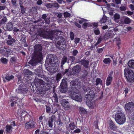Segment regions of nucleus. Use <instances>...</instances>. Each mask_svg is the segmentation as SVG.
Segmentation results:
<instances>
[{"instance_id":"nucleus-1","label":"nucleus","mask_w":134,"mask_h":134,"mask_svg":"<svg viewBox=\"0 0 134 134\" xmlns=\"http://www.w3.org/2000/svg\"><path fill=\"white\" fill-rule=\"evenodd\" d=\"M34 48L35 55L31 60L29 62L30 65L33 66L37 64L42 59V46L40 45L37 44L34 46Z\"/></svg>"},{"instance_id":"nucleus-2","label":"nucleus","mask_w":134,"mask_h":134,"mask_svg":"<svg viewBox=\"0 0 134 134\" xmlns=\"http://www.w3.org/2000/svg\"><path fill=\"white\" fill-rule=\"evenodd\" d=\"M51 37L57 41V44L58 45L59 48L61 50H64L66 48L65 44V39L62 36H60L63 33L61 31L57 30L53 31Z\"/></svg>"},{"instance_id":"nucleus-3","label":"nucleus","mask_w":134,"mask_h":134,"mask_svg":"<svg viewBox=\"0 0 134 134\" xmlns=\"http://www.w3.org/2000/svg\"><path fill=\"white\" fill-rule=\"evenodd\" d=\"M35 70V74L39 77H41L42 79H39L36 76L34 80V84H44L45 82H44L43 80L49 82V80L48 79V78L43 75L41 67L39 66ZM45 83V84H49V83Z\"/></svg>"},{"instance_id":"nucleus-4","label":"nucleus","mask_w":134,"mask_h":134,"mask_svg":"<svg viewBox=\"0 0 134 134\" xmlns=\"http://www.w3.org/2000/svg\"><path fill=\"white\" fill-rule=\"evenodd\" d=\"M82 88L85 91V92H87L88 93L86 96L85 99L87 101H91L93 99L95 94L94 92V90L93 88L88 87L87 88H86L85 87L83 84H82Z\"/></svg>"},{"instance_id":"nucleus-5","label":"nucleus","mask_w":134,"mask_h":134,"mask_svg":"<svg viewBox=\"0 0 134 134\" xmlns=\"http://www.w3.org/2000/svg\"><path fill=\"white\" fill-rule=\"evenodd\" d=\"M72 87V90H70L68 94H70L69 97L72 99L75 100L78 102H80L82 100V98L81 96L80 95L77 94L79 93V91L75 87L71 86Z\"/></svg>"},{"instance_id":"nucleus-6","label":"nucleus","mask_w":134,"mask_h":134,"mask_svg":"<svg viewBox=\"0 0 134 134\" xmlns=\"http://www.w3.org/2000/svg\"><path fill=\"white\" fill-rule=\"evenodd\" d=\"M115 118L116 122L119 124H122L126 121V118L125 115L121 111L117 112Z\"/></svg>"},{"instance_id":"nucleus-7","label":"nucleus","mask_w":134,"mask_h":134,"mask_svg":"<svg viewBox=\"0 0 134 134\" xmlns=\"http://www.w3.org/2000/svg\"><path fill=\"white\" fill-rule=\"evenodd\" d=\"M125 76L127 81L133 82L134 81V74L133 71L129 68H125L124 70Z\"/></svg>"},{"instance_id":"nucleus-8","label":"nucleus","mask_w":134,"mask_h":134,"mask_svg":"<svg viewBox=\"0 0 134 134\" xmlns=\"http://www.w3.org/2000/svg\"><path fill=\"white\" fill-rule=\"evenodd\" d=\"M57 59L56 56L52 54H48L46 57V60L49 62V63L51 64L56 63V61Z\"/></svg>"},{"instance_id":"nucleus-9","label":"nucleus","mask_w":134,"mask_h":134,"mask_svg":"<svg viewBox=\"0 0 134 134\" xmlns=\"http://www.w3.org/2000/svg\"><path fill=\"white\" fill-rule=\"evenodd\" d=\"M25 85L20 84L19 85L18 88L16 90L17 92L23 94L26 93L28 91V89Z\"/></svg>"},{"instance_id":"nucleus-10","label":"nucleus","mask_w":134,"mask_h":134,"mask_svg":"<svg viewBox=\"0 0 134 134\" xmlns=\"http://www.w3.org/2000/svg\"><path fill=\"white\" fill-rule=\"evenodd\" d=\"M125 108L126 111L131 112L134 109V104L132 102H130L125 104Z\"/></svg>"},{"instance_id":"nucleus-11","label":"nucleus","mask_w":134,"mask_h":134,"mask_svg":"<svg viewBox=\"0 0 134 134\" xmlns=\"http://www.w3.org/2000/svg\"><path fill=\"white\" fill-rule=\"evenodd\" d=\"M7 39V44L9 46H13L14 45V43L16 42L15 39L12 38V36L10 35H7L6 36Z\"/></svg>"},{"instance_id":"nucleus-12","label":"nucleus","mask_w":134,"mask_h":134,"mask_svg":"<svg viewBox=\"0 0 134 134\" xmlns=\"http://www.w3.org/2000/svg\"><path fill=\"white\" fill-rule=\"evenodd\" d=\"M120 22L122 24H129L131 22V20L128 17L126 16L121 17Z\"/></svg>"},{"instance_id":"nucleus-13","label":"nucleus","mask_w":134,"mask_h":134,"mask_svg":"<svg viewBox=\"0 0 134 134\" xmlns=\"http://www.w3.org/2000/svg\"><path fill=\"white\" fill-rule=\"evenodd\" d=\"M35 127V122L33 120L27 122L25 125V128L26 129H31Z\"/></svg>"},{"instance_id":"nucleus-14","label":"nucleus","mask_w":134,"mask_h":134,"mask_svg":"<svg viewBox=\"0 0 134 134\" xmlns=\"http://www.w3.org/2000/svg\"><path fill=\"white\" fill-rule=\"evenodd\" d=\"M114 73L113 71L111 70L108 73V74L106 84H111L112 81Z\"/></svg>"},{"instance_id":"nucleus-15","label":"nucleus","mask_w":134,"mask_h":134,"mask_svg":"<svg viewBox=\"0 0 134 134\" xmlns=\"http://www.w3.org/2000/svg\"><path fill=\"white\" fill-rule=\"evenodd\" d=\"M81 70V68L79 65H76L72 69V71L73 73L76 74L79 73Z\"/></svg>"},{"instance_id":"nucleus-16","label":"nucleus","mask_w":134,"mask_h":134,"mask_svg":"<svg viewBox=\"0 0 134 134\" xmlns=\"http://www.w3.org/2000/svg\"><path fill=\"white\" fill-rule=\"evenodd\" d=\"M32 87H35V90L36 88L37 89V90L39 92H42V87L43 85L45 84H31Z\"/></svg>"},{"instance_id":"nucleus-17","label":"nucleus","mask_w":134,"mask_h":134,"mask_svg":"<svg viewBox=\"0 0 134 134\" xmlns=\"http://www.w3.org/2000/svg\"><path fill=\"white\" fill-rule=\"evenodd\" d=\"M67 84H60V87L59 88L61 92L65 93L67 91Z\"/></svg>"},{"instance_id":"nucleus-18","label":"nucleus","mask_w":134,"mask_h":134,"mask_svg":"<svg viewBox=\"0 0 134 134\" xmlns=\"http://www.w3.org/2000/svg\"><path fill=\"white\" fill-rule=\"evenodd\" d=\"M83 65V66L85 68H88L89 64V61L88 60L81 59L80 62Z\"/></svg>"},{"instance_id":"nucleus-19","label":"nucleus","mask_w":134,"mask_h":134,"mask_svg":"<svg viewBox=\"0 0 134 134\" xmlns=\"http://www.w3.org/2000/svg\"><path fill=\"white\" fill-rule=\"evenodd\" d=\"M14 77L13 75H8L5 77V78L3 79V81L4 83H6L7 82L13 79Z\"/></svg>"},{"instance_id":"nucleus-20","label":"nucleus","mask_w":134,"mask_h":134,"mask_svg":"<svg viewBox=\"0 0 134 134\" xmlns=\"http://www.w3.org/2000/svg\"><path fill=\"white\" fill-rule=\"evenodd\" d=\"M44 20L46 24H49L50 22V18L49 17H47L46 14H43L41 17Z\"/></svg>"},{"instance_id":"nucleus-21","label":"nucleus","mask_w":134,"mask_h":134,"mask_svg":"<svg viewBox=\"0 0 134 134\" xmlns=\"http://www.w3.org/2000/svg\"><path fill=\"white\" fill-rule=\"evenodd\" d=\"M10 63L11 65L14 64L16 63L17 57H16L13 56L10 59Z\"/></svg>"},{"instance_id":"nucleus-22","label":"nucleus","mask_w":134,"mask_h":134,"mask_svg":"<svg viewBox=\"0 0 134 134\" xmlns=\"http://www.w3.org/2000/svg\"><path fill=\"white\" fill-rule=\"evenodd\" d=\"M53 116H51L48 119V122L49 127H52L53 125Z\"/></svg>"},{"instance_id":"nucleus-23","label":"nucleus","mask_w":134,"mask_h":134,"mask_svg":"<svg viewBox=\"0 0 134 134\" xmlns=\"http://www.w3.org/2000/svg\"><path fill=\"white\" fill-rule=\"evenodd\" d=\"M52 84H45L42 87V91H47L51 88Z\"/></svg>"},{"instance_id":"nucleus-24","label":"nucleus","mask_w":134,"mask_h":134,"mask_svg":"<svg viewBox=\"0 0 134 134\" xmlns=\"http://www.w3.org/2000/svg\"><path fill=\"white\" fill-rule=\"evenodd\" d=\"M116 34V32L114 30H110L108 33V36L109 38H111L114 37Z\"/></svg>"},{"instance_id":"nucleus-25","label":"nucleus","mask_w":134,"mask_h":134,"mask_svg":"<svg viewBox=\"0 0 134 134\" xmlns=\"http://www.w3.org/2000/svg\"><path fill=\"white\" fill-rule=\"evenodd\" d=\"M23 74L24 75H32V72L28 69H25L23 70Z\"/></svg>"},{"instance_id":"nucleus-26","label":"nucleus","mask_w":134,"mask_h":134,"mask_svg":"<svg viewBox=\"0 0 134 134\" xmlns=\"http://www.w3.org/2000/svg\"><path fill=\"white\" fill-rule=\"evenodd\" d=\"M129 66L131 69H134V60H130L128 63Z\"/></svg>"},{"instance_id":"nucleus-27","label":"nucleus","mask_w":134,"mask_h":134,"mask_svg":"<svg viewBox=\"0 0 134 134\" xmlns=\"http://www.w3.org/2000/svg\"><path fill=\"white\" fill-rule=\"evenodd\" d=\"M13 25L11 22H9L7 24V27L8 30L10 31L13 29Z\"/></svg>"},{"instance_id":"nucleus-28","label":"nucleus","mask_w":134,"mask_h":134,"mask_svg":"<svg viewBox=\"0 0 134 134\" xmlns=\"http://www.w3.org/2000/svg\"><path fill=\"white\" fill-rule=\"evenodd\" d=\"M67 101L65 99H63L62 100V105L64 109L67 110Z\"/></svg>"},{"instance_id":"nucleus-29","label":"nucleus","mask_w":134,"mask_h":134,"mask_svg":"<svg viewBox=\"0 0 134 134\" xmlns=\"http://www.w3.org/2000/svg\"><path fill=\"white\" fill-rule=\"evenodd\" d=\"M109 124V127L111 129L114 130L117 128L116 126L112 120L110 121Z\"/></svg>"},{"instance_id":"nucleus-30","label":"nucleus","mask_w":134,"mask_h":134,"mask_svg":"<svg viewBox=\"0 0 134 134\" xmlns=\"http://www.w3.org/2000/svg\"><path fill=\"white\" fill-rule=\"evenodd\" d=\"M5 128V130L7 132L10 133L12 132L13 128L12 126L7 124L6 125Z\"/></svg>"},{"instance_id":"nucleus-31","label":"nucleus","mask_w":134,"mask_h":134,"mask_svg":"<svg viewBox=\"0 0 134 134\" xmlns=\"http://www.w3.org/2000/svg\"><path fill=\"white\" fill-rule=\"evenodd\" d=\"M111 60L109 58H105L103 60V63L109 65L110 64Z\"/></svg>"},{"instance_id":"nucleus-32","label":"nucleus","mask_w":134,"mask_h":134,"mask_svg":"<svg viewBox=\"0 0 134 134\" xmlns=\"http://www.w3.org/2000/svg\"><path fill=\"white\" fill-rule=\"evenodd\" d=\"M88 74V71L87 70H84L82 72V77L84 78L86 77Z\"/></svg>"},{"instance_id":"nucleus-33","label":"nucleus","mask_w":134,"mask_h":134,"mask_svg":"<svg viewBox=\"0 0 134 134\" xmlns=\"http://www.w3.org/2000/svg\"><path fill=\"white\" fill-rule=\"evenodd\" d=\"M75 60V57L71 56L69 58V59L68 61V64L70 62H71V63H73L74 61Z\"/></svg>"},{"instance_id":"nucleus-34","label":"nucleus","mask_w":134,"mask_h":134,"mask_svg":"<svg viewBox=\"0 0 134 134\" xmlns=\"http://www.w3.org/2000/svg\"><path fill=\"white\" fill-rule=\"evenodd\" d=\"M0 60L2 63L4 64H6L8 62V60L4 57H2Z\"/></svg>"},{"instance_id":"nucleus-35","label":"nucleus","mask_w":134,"mask_h":134,"mask_svg":"<svg viewBox=\"0 0 134 134\" xmlns=\"http://www.w3.org/2000/svg\"><path fill=\"white\" fill-rule=\"evenodd\" d=\"M93 31L95 34L96 35H98L100 33L99 29L98 28H94L93 29Z\"/></svg>"},{"instance_id":"nucleus-36","label":"nucleus","mask_w":134,"mask_h":134,"mask_svg":"<svg viewBox=\"0 0 134 134\" xmlns=\"http://www.w3.org/2000/svg\"><path fill=\"white\" fill-rule=\"evenodd\" d=\"M107 20V17L105 15L100 20V21L101 24L105 23L106 22Z\"/></svg>"},{"instance_id":"nucleus-37","label":"nucleus","mask_w":134,"mask_h":134,"mask_svg":"<svg viewBox=\"0 0 134 134\" xmlns=\"http://www.w3.org/2000/svg\"><path fill=\"white\" fill-rule=\"evenodd\" d=\"M98 37L99 38H98L97 42L94 44L95 47L97 46L98 44H100L102 40V38L101 36H100V37Z\"/></svg>"},{"instance_id":"nucleus-38","label":"nucleus","mask_w":134,"mask_h":134,"mask_svg":"<svg viewBox=\"0 0 134 134\" xmlns=\"http://www.w3.org/2000/svg\"><path fill=\"white\" fill-rule=\"evenodd\" d=\"M67 57H63L62 59V60L61 63V66L62 68L63 66V65L67 61Z\"/></svg>"},{"instance_id":"nucleus-39","label":"nucleus","mask_w":134,"mask_h":134,"mask_svg":"<svg viewBox=\"0 0 134 134\" xmlns=\"http://www.w3.org/2000/svg\"><path fill=\"white\" fill-rule=\"evenodd\" d=\"M57 122L60 126H62L63 125V123L60 120V115H58V119Z\"/></svg>"},{"instance_id":"nucleus-40","label":"nucleus","mask_w":134,"mask_h":134,"mask_svg":"<svg viewBox=\"0 0 134 134\" xmlns=\"http://www.w3.org/2000/svg\"><path fill=\"white\" fill-rule=\"evenodd\" d=\"M6 54H8L10 52V49L8 47H4Z\"/></svg>"},{"instance_id":"nucleus-41","label":"nucleus","mask_w":134,"mask_h":134,"mask_svg":"<svg viewBox=\"0 0 134 134\" xmlns=\"http://www.w3.org/2000/svg\"><path fill=\"white\" fill-rule=\"evenodd\" d=\"M114 20H116L120 18V15L119 14L116 13L114 16Z\"/></svg>"},{"instance_id":"nucleus-42","label":"nucleus","mask_w":134,"mask_h":134,"mask_svg":"<svg viewBox=\"0 0 134 134\" xmlns=\"http://www.w3.org/2000/svg\"><path fill=\"white\" fill-rule=\"evenodd\" d=\"M7 21V18L6 17H3L1 20L0 21V24H4Z\"/></svg>"},{"instance_id":"nucleus-43","label":"nucleus","mask_w":134,"mask_h":134,"mask_svg":"<svg viewBox=\"0 0 134 134\" xmlns=\"http://www.w3.org/2000/svg\"><path fill=\"white\" fill-rule=\"evenodd\" d=\"M62 77V75L60 73H58L56 75V79L57 81H59V80L61 79Z\"/></svg>"},{"instance_id":"nucleus-44","label":"nucleus","mask_w":134,"mask_h":134,"mask_svg":"<svg viewBox=\"0 0 134 134\" xmlns=\"http://www.w3.org/2000/svg\"><path fill=\"white\" fill-rule=\"evenodd\" d=\"M0 53L2 54V55H5L6 54V52L4 48H1L0 49Z\"/></svg>"},{"instance_id":"nucleus-45","label":"nucleus","mask_w":134,"mask_h":134,"mask_svg":"<svg viewBox=\"0 0 134 134\" xmlns=\"http://www.w3.org/2000/svg\"><path fill=\"white\" fill-rule=\"evenodd\" d=\"M91 26H93V28L94 29L95 28H98V24L97 23H92L91 24Z\"/></svg>"},{"instance_id":"nucleus-46","label":"nucleus","mask_w":134,"mask_h":134,"mask_svg":"<svg viewBox=\"0 0 134 134\" xmlns=\"http://www.w3.org/2000/svg\"><path fill=\"white\" fill-rule=\"evenodd\" d=\"M119 9L121 11H124L126 10L127 7L125 6H121L120 7Z\"/></svg>"},{"instance_id":"nucleus-47","label":"nucleus","mask_w":134,"mask_h":134,"mask_svg":"<svg viewBox=\"0 0 134 134\" xmlns=\"http://www.w3.org/2000/svg\"><path fill=\"white\" fill-rule=\"evenodd\" d=\"M121 0H113V2L117 4H120L121 3Z\"/></svg>"},{"instance_id":"nucleus-48","label":"nucleus","mask_w":134,"mask_h":134,"mask_svg":"<svg viewBox=\"0 0 134 134\" xmlns=\"http://www.w3.org/2000/svg\"><path fill=\"white\" fill-rule=\"evenodd\" d=\"M21 12L22 14H24L25 13V9L23 5H21Z\"/></svg>"},{"instance_id":"nucleus-49","label":"nucleus","mask_w":134,"mask_h":134,"mask_svg":"<svg viewBox=\"0 0 134 134\" xmlns=\"http://www.w3.org/2000/svg\"><path fill=\"white\" fill-rule=\"evenodd\" d=\"M70 35L71 39V40H73L74 38V33L72 31H71L70 34Z\"/></svg>"},{"instance_id":"nucleus-50","label":"nucleus","mask_w":134,"mask_h":134,"mask_svg":"<svg viewBox=\"0 0 134 134\" xmlns=\"http://www.w3.org/2000/svg\"><path fill=\"white\" fill-rule=\"evenodd\" d=\"M14 100H13L12 99H11L10 102H12L10 104V105L11 107H14L15 106V105L18 103L17 102H15Z\"/></svg>"},{"instance_id":"nucleus-51","label":"nucleus","mask_w":134,"mask_h":134,"mask_svg":"<svg viewBox=\"0 0 134 134\" xmlns=\"http://www.w3.org/2000/svg\"><path fill=\"white\" fill-rule=\"evenodd\" d=\"M46 112L48 113H50L51 111V108L49 106H47L46 105Z\"/></svg>"},{"instance_id":"nucleus-52","label":"nucleus","mask_w":134,"mask_h":134,"mask_svg":"<svg viewBox=\"0 0 134 134\" xmlns=\"http://www.w3.org/2000/svg\"><path fill=\"white\" fill-rule=\"evenodd\" d=\"M39 134H50L48 132L44 130H42Z\"/></svg>"},{"instance_id":"nucleus-53","label":"nucleus","mask_w":134,"mask_h":134,"mask_svg":"<svg viewBox=\"0 0 134 134\" xmlns=\"http://www.w3.org/2000/svg\"><path fill=\"white\" fill-rule=\"evenodd\" d=\"M119 40L116 41V45L118 46V49H119L120 48V47L119 46L120 45V39H119Z\"/></svg>"},{"instance_id":"nucleus-54","label":"nucleus","mask_w":134,"mask_h":134,"mask_svg":"<svg viewBox=\"0 0 134 134\" xmlns=\"http://www.w3.org/2000/svg\"><path fill=\"white\" fill-rule=\"evenodd\" d=\"M96 84H102V80L99 78H97L96 80Z\"/></svg>"},{"instance_id":"nucleus-55","label":"nucleus","mask_w":134,"mask_h":134,"mask_svg":"<svg viewBox=\"0 0 134 134\" xmlns=\"http://www.w3.org/2000/svg\"><path fill=\"white\" fill-rule=\"evenodd\" d=\"M104 49V47H103L102 48H99L97 49V51L99 53H100L102 52L103 51V49Z\"/></svg>"},{"instance_id":"nucleus-56","label":"nucleus","mask_w":134,"mask_h":134,"mask_svg":"<svg viewBox=\"0 0 134 134\" xmlns=\"http://www.w3.org/2000/svg\"><path fill=\"white\" fill-rule=\"evenodd\" d=\"M69 127L71 130H73L75 129V126L73 124H70L69 125Z\"/></svg>"},{"instance_id":"nucleus-57","label":"nucleus","mask_w":134,"mask_h":134,"mask_svg":"<svg viewBox=\"0 0 134 134\" xmlns=\"http://www.w3.org/2000/svg\"><path fill=\"white\" fill-rule=\"evenodd\" d=\"M98 121L97 120H96L94 122V125L95 126V128L96 129H98Z\"/></svg>"},{"instance_id":"nucleus-58","label":"nucleus","mask_w":134,"mask_h":134,"mask_svg":"<svg viewBox=\"0 0 134 134\" xmlns=\"http://www.w3.org/2000/svg\"><path fill=\"white\" fill-rule=\"evenodd\" d=\"M20 31L19 29H17L16 27H15L13 29V31L14 34H16V33Z\"/></svg>"},{"instance_id":"nucleus-59","label":"nucleus","mask_w":134,"mask_h":134,"mask_svg":"<svg viewBox=\"0 0 134 134\" xmlns=\"http://www.w3.org/2000/svg\"><path fill=\"white\" fill-rule=\"evenodd\" d=\"M53 8V7L55 8H58L59 7V5L57 3H52Z\"/></svg>"},{"instance_id":"nucleus-60","label":"nucleus","mask_w":134,"mask_h":134,"mask_svg":"<svg viewBox=\"0 0 134 134\" xmlns=\"http://www.w3.org/2000/svg\"><path fill=\"white\" fill-rule=\"evenodd\" d=\"M54 106L55 107V108H56V111L57 110V109H58L60 108V105L59 104H57V103H54Z\"/></svg>"},{"instance_id":"nucleus-61","label":"nucleus","mask_w":134,"mask_h":134,"mask_svg":"<svg viewBox=\"0 0 134 134\" xmlns=\"http://www.w3.org/2000/svg\"><path fill=\"white\" fill-rule=\"evenodd\" d=\"M88 23H84L82 26L85 29L87 28V27L88 26Z\"/></svg>"},{"instance_id":"nucleus-62","label":"nucleus","mask_w":134,"mask_h":134,"mask_svg":"<svg viewBox=\"0 0 134 134\" xmlns=\"http://www.w3.org/2000/svg\"><path fill=\"white\" fill-rule=\"evenodd\" d=\"M80 38H76L75 39L74 42L75 43L77 44V43H79L80 41Z\"/></svg>"},{"instance_id":"nucleus-63","label":"nucleus","mask_w":134,"mask_h":134,"mask_svg":"<svg viewBox=\"0 0 134 134\" xmlns=\"http://www.w3.org/2000/svg\"><path fill=\"white\" fill-rule=\"evenodd\" d=\"M78 53V51L77 50L75 49L72 52V55L74 56H76Z\"/></svg>"},{"instance_id":"nucleus-64","label":"nucleus","mask_w":134,"mask_h":134,"mask_svg":"<svg viewBox=\"0 0 134 134\" xmlns=\"http://www.w3.org/2000/svg\"><path fill=\"white\" fill-rule=\"evenodd\" d=\"M42 2L41 0H38L37 2V4L38 5H40L42 4Z\"/></svg>"}]
</instances>
